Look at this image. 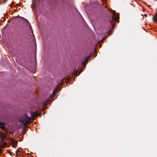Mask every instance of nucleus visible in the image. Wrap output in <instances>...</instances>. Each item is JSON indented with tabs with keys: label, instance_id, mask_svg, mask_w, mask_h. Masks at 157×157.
<instances>
[{
	"label": "nucleus",
	"instance_id": "nucleus-12",
	"mask_svg": "<svg viewBox=\"0 0 157 157\" xmlns=\"http://www.w3.org/2000/svg\"><path fill=\"white\" fill-rule=\"evenodd\" d=\"M34 114H35L36 116H38L40 115L39 113H34Z\"/></svg>",
	"mask_w": 157,
	"mask_h": 157
},
{
	"label": "nucleus",
	"instance_id": "nucleus-8",
	"mask_svg": "<svg viewBox=\"0 0 157 157\" xmlns=\"http://www.w3.org/2000/svg\"><path fill=\"white\" fill-rule=\"evenodd\" d=\"M50 101V99H47L45 100L43 102V104L44 106H46L47 103L49 101Z\"/></svg>",
	"mask_w": 157,
	"mask_h": 157
},
{
	"label": "nucleus",
	"instance_id": "nucleus-5",
	"mask_svg": "<svg viewBox=\"0 0 157 157\" xmlns=\"http://www.w3.org/2000/svg\"><path fill=\"white\" fill-rule=\"evenodd\" d=\"M19 122L22 123L24 125V127H25L27 121L25 120H24V121L22 120H19Z\"/></svg>",
	"mask_w": 157,
	"mask_h": 157
},
{
	"label": "nucleus",
	"instance_id": "nucleus-13",
	"mask_svg": "<svg viewBox=\"0 0 157 157\" xmlns=\"http://www.w3.org/2000/svg\"><path fill=\"white\" fill-rule=\"evenodd\" d=\"M25 117H26L27 119H29V120H30L31 119V118L29 117H27V116L25 115Z\"/></svg>",
	"mask_w": 157,
	"mask_h": 157
},
{
	"label": "nucleus",
	"instance_id": "nucleus-1",
	"mask_svg": "<svg viewBox=\"0 0 157 157\" xmlns=\"http://www.w3.org/2000/svg\"><path fill=\"white\" fill-rule=\"evenodd\" d=\"M119 19V17L117 14L114 13H112V15H109L106 17L105 18V20L109 21L112 25V27L110 29V31L113 30L114 29V27L113 25L115 24L114 22V20L117 21Z\"/></svg>",
	"mask_w": 157,
	"mask_h": 157
},
{
	"label": "nucleus",
	"instance_id": "nucleus-7",
	"mask_svg": "<svg viewBox=\"0 0 157 157\" xmlns=\"http://www.w3.org/2000/svg\"><path fill=\"white\" fill-rule=\"evenodd\" d=\"M50 101V99H47L45 100L43 102V104L44 106H46L47 103L49 101Z\"/></svg>",
	"mask_w": 157,
	"mask_h": 157
},
{
	"label": "nucleus",
	"instance_id": "nucleus-9",
	"mask_svg": "<svg viewBox=\"0 0 157 157\" xmlns=\"http://www.w3.org/2000/svg\"><path fill=\"white\" fill-rule=\"evenodd\" d=\"M0 128H4V123H3L0 122Z\"/></svg>",
	"mask_w": 157,
	"mask_h": 157
},
{
	"label": "nucleus",
	"instance_id": "nucleus-2",
	"mask_svg": "<svg viewBox=\"0 0 157 157\" xmlns=\"http://www.w3.org/2000/svg\"><path fill=\"white\" fill-rule=\"evenodd\" d=\"M19 19L20 20H23V21L24 22H25L29 26V27L30 29L31 30V32L33 33V30H32V27L31 26L29 22L28 21L27 19L24 18L22 17H19Z\"/></svg>",
	"mask_w": 157,
	"mask_h": 157
},
{
	"label": "nucleus",
	"instance_id": "nucleus-16",
	"mask_svg": "<svg viewBox=\"0 0 157 157\" xmlns=\"http://www.w3.org/2000/svg\"><path fill=\"white\" fill-rule=\"evenodd\" d=\"M31 117L32 118H33V114H32L31 115Z\"/></svg>",
	"mask_w": 157,
	"mask_h": 157
},
{
	"label": "nucleus",
	"instance_id": "nucleus-4",
	"mask_svg": "<svg viewBox=\"0 0 157 157\" xmlns=\"http://www.w3.org/2000/svg\"><path fill=\"white\" fill-rule=\"evenodd\" d=\"M152 21L155 22H157V9L156 10V13L155 16L152 17Z\"/></svg>",
	"mask_w": 157,
	"mask_h": 157
},
{
	"label": "nucleus",
	"instance_id": "nucleus-10",
	"mask_svg": "<svg viewBox=\"0 0 157 157\" xmlns=\"http://www.w3.org/2000/svg\"><path fill=\"white\" fill-rule=\"evenodd\" d=\"M25 127H24V128L21 131L22 133H24L25 132Z\"/></svg>",
	"mask_w": 157,
	"mask_h": 157
},
{
	"label": "nucleus",
	"instance_id": "nucleus-11",
	"mask_svg": "<svg viewBox=\"0 0 157 157\" xmlns=\"http://www.w3.org/2000/svg\"><path fill=\"white\" fill-rule=\"evenodd\" d=\"M6 2V0H0V2H3L5 3Z\"/></svg>",
	"mask_w": 157,
	"mask_h": 157
},
{
	"label": "nucleus",
	"instance_id": "nucleus-15",
	"mask_svg": "<svg viewBox=\"0 0 157 157\" xmlns=\"http://www.w3.org/2000/svg\"><path fill=\"white\" fill-rule=\"evenodd\" d=\"M144 16L145 17H147V14H144Z\"/></svg>",
	"mask_w": 157,
	"mask_h": 157
},
{
	"label": "nucleus",
	"instance_id": "nucleus-6",
	"mask_svg": "<svg viewBox=\"0 0 157 157\" xmlns=\"http://www.w3.org/2000/svg\"><path fill=\"white\" fill-rule=\"evenodd\" d=\"M50 101V99H47L45 100L43 102V104L44 106H46L47 103L49 101Z\"/></svg>",
	"mask_w": 157,
	"mask_h": 157
},
{
	"label": "nucleus",
	"instance_id": "nucleus-3",
	"mask_svg": "<svg viewBox=\"0 0 157 157\" xmlns=\"http://www.w3.org/2000/svg\"><path fill=\"white\" fill-rule=\"evenodd\" d=\"M90 55L88 56H86L84 58V60L82 62L81 64L82 65L84 66L85 65L86 63L88 62V58L90 56Z\"/></svg>",
	"mask_w": 157,
	"mask_h": 157
},
{
	"label": "nucleus",
	"instance_id": "nucleus-14",
	"mask_svg": "<svg viewBox=\"0 0 157 157\" xmlns=\"http://www.w3.org/2000/svg\"><path fill=\"white\" fill-rule=\"evenodd\" d=\"M55 93H56V90H53L52 93L53 94H55Z\"/></svg>",
	"mask_w": 157,
	"mask_h": 157
}]
</instances>
